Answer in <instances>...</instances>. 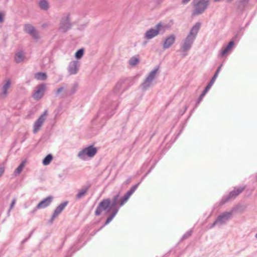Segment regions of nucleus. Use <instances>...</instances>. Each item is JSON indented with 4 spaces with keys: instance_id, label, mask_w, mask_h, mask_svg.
Listing matches in <instances>:
<instances>
[{
    "instance_id": "nucleus-37",
    "label": "nucleus",
    "mask_w": 257,
    "mask_h": 257,
    "mask_svg": "<svg viewBox=\"0 0 257 257\" xmlns=\"http://www.w3.org/2000/svg\"><path fill=\"white\" fill-rule=\"evenodd\" d=\"M132 181V178L131 177H130L129 178H128L126 181L125 182V184H128L129 183H131V182Z\"/></svg>"
},
{
    "instance_id": "nucleus-24",
    "label": "nucleus",
    "mask_w": 257,
    "mask_h": 257,
    "mask_svg": "<svg viewBox=\"0 0 257 257\" xmlns=\"http://www.w3.org/2000/svg\"><path fill=\"white\" fill-rule=\"evenodd\" d=\"M140 62L139 57L134 56L130 58L128 61L130 65L132 66H135Z\"/></svg>"
},
{
    "instance_id": "nucleus-26",
    "label": "nucleus",
    "mask_w": 257,
    "mask_h": 257,
    "mask_svg": "<svg viewBox=\"0 0 257 257\" xmlns=\"http://www.w3.org/2000/svg\"><path fill=\"white\" fill-rule=\"evenodd\" d=\"M53 159V156L51 154L48 155L43 160V164L44 165H49Z\"/></svg>"
},
{
    "instance_id": "nucleus-13",
    "label": "nucleus",
    "mask_w": 257,
    "mask_h": 257,
    "mask_svg": "<svg viewBox=\"0 0 257 257\" xmlns=\"http://www.w3.org/2000/svg\"><path fill=\"white\" fill-rule=\"evenodd\" d=\"M175 36L174 35H171L167 37L163 43V49L164 50L169 48L175 43Z\"/></svg>"
},
{
    "instance_id": "nucleus-38",
    "label": "nucleus",
    "mask_w": 257,
    "mask_h": 257,
    "mask_svg": "<svg viewBox=\"0 0 257 257\" xmlns=\"http://www.w3.org/2000/svg\"><path fill=\"white\" fill-rule=\"evenodd\" d=\"M191 0H182V4L185 5L188 3Z\"/></svg>"
},
{
    "instance_id": "nucleus-36",
    "label": "nucleus",
    "mask_w": 257,
    "mask_h": 257,
    "mask_svg": "<svg viewBox=\"0 0 257 257\" xmlns=\"http://www.w3.org/2000/svg\"><path fill=\"white\" fill-rule=\"evenodd\" d=\"M221 66H222V65H221L220 66H219L217 68V69L216 70L215 74L214 75H216V77H217L218 76V74L220 70V69L221 68Z\"/></svg>"
},
{
    "instance_id": "nucleus-17",
    "label": "nucleus",
    "mask_w": 257,
    "mask_h": 257,
    "mask_svg": "<svg viewBox=\"0 0 257 257\" xmlns=\"http://www.w3.org/2000/svg\"><path fill=\"white\" fill-rule=\"evenodd\" d=\"M53 197L52 196H49L44 200H42L38 204L37 207V208H44L47 207L51 203Z\"/></svg>"
},
{
    "instance_id": "nucleus-14",
    "label": "nucleus",
    "mask_w": 257,
    "mask_h": 257,
    "mask_svg": "<svg viewBox=\"0 0 257 257\" xmlns=\"http://www.w3.org/2000/svg\"><path fill=\"white\" fill-rule=\"evenodd\" d=\"M231 216V213L229 212H225L218 216L216 220L213 224V226L216 223H223L227 220Z\"/></svg>"
},
{
    "instance_id": "nucleus-45",
    "label": "nucleus",
    "mask_w": 257,
    "mask_h": 257,
    "mask_svg": "<svg viewBox=\"0 0 257 257\" xmlns=\"http://www.w3.org/2000/svg\"><path fill=\"white\" fill-rule=\"evenodd\" d=\"M255 237L257 238V234L255 235Z\"/></svg>"
},
{
    "instance_id": "nucleus-43",
    "label": "nucleus",
    "mask_w": 257,
    "mask_h": 257,
    "mask_svg": "<svg viewBox=\"0 0 257 257\" xmlns=\"http://www.w3.org/2000/svg\"><path fill=\"white\" fill-rule=\"evenodd\" d=\"M220 0H214V2H219Z\"/></svg>"
},
{
    "instance_id": "nucleus-32",
    "label": "nucleus",
    "mask_w": 257,
    "mask_h": 257,
    "mask_svg": "<svg viewBox=\"0 0 257 257\" xmlns=\"http://www.w3.org/2000/svg\"><path fill=\"white\" fill-rule=\"evenodd\" d=\"M89 188V185H85L82 187L78 193H86Z\"/></svg>"
},
{
    "instance_id": "nucleus-29",
    "label": "nucleus",
    "mask_w": 257,
    "mask_h": 257,
    "mask_svg": "<svg viewBox=\"0 0 257 257\" xmlns=\"http://www.w3.org/2000/svg\"><path fill=\"white\" fill-rule=\"evenodd\" d=\"M245 186H239L237 187H235L233 191H231L230 193H241L244 190Z\"/></svg>"
},
{
    "instance_id": "nucleus-25",
    "label": "nucleus",
    "mask_w": 257,
    "mask_h": 257,
    "mask_svg": "<svg viewBox=\"0 0 257 257\" xmlns=\"http://www.w3.org/2000/svg\"><path fill=\"white\" fill-rule=\"evenodd\" d=\"M249 0H240L238 2L237 7L240 10H243L247 5Z\"/></svg>"
},
{
    "instance_id": "nucleus-35",
    "label": "nucleus",
    "mask_w": 257,
    "mask_h": 257,
    "mask_svg": "<svg viewBox=\"0 0 257 257\" xmlns=\"http://www.w3.org/2000/svg\"><path fill=\"white\" fill-rule=\"evenodd\" d=\"M5 171V168L3 167H0V177L4 174Z\"/></svg>"
},
{
    "instance_id": "nucleus-15",
    "label": "nucleus",
    "mask_w": 257,
    "mask_h": 257,
    "mask_svg": "<svg viewBox=\"0 0 257 257\" xmlns=\"http://www.w3.org/2000/svg\"><path fill=\"white\" fill-rule=\"evenodd\" d=\"M78 85L77 83H74L70 89H66L63 94V97H67L74 94L78 89Z\"/></svg>"
},
{
    "instance_id": "nucleus-19",
    "label": "nucleus",
    "mask_w": 257,
    "mask_h": 257,
    "mask_svg": "<svg viewBox=\"0 0 257 257\" xmlns=\"http://www.w3.org/2000/svg\"><path fill=\"white\" fill-rule=\"evenodd\" d=\"M26 161H23L21 162L20 165L16 169L14 172V175L15 176H18L22 172V170L25 167Z\"/></svg>"
},
{
    "instance_id": "nucleus-23",
    "label": "nucleus",
    "mask_w": 257,
    "mask_h": 257,
    "mask_svg": "<svg viewBox=\"0 0 257 257\" xmlns=\"http://www.w3.org/2000/svg\"><path fill=\"white\" fill-rule=\"evenodd\" d=\"M24 57V54H23V52L21 51V52H18L16 54L15 57V59L16 63H19L21 62L23 60Z\"/></svg>"
},
{
    "instance_id": "nucleus-34",
    "label": "nucleus",
    "mask_w": 257,
    "mask_h": 257,
    "mask_svg": "<svg viewBox=\"0 0 257 257\" xmlns=\"http://www.w3.org/2000/svg\"><path fill=\"white\" fill-rule=\"evenodd\" d=\"M139 183L131 187V188L128 190L126 193H134L138 188Z\"/></svg>"
},
{
    "instance_id": "nucleus-16",
    "label": "nucleus",
    "mask_w": 257,
    "mask_h": 257,
    "mask_svg": "<svg viewBox=\"0 0 257 257\" xmlns=\"http://www.w3.org/2000/svg\"><path fill=\"white\" fill-rule=\"evenodd\" d=\"M68 201H64L61 203L54 210L53 218L57 217L64 210L65 207L68 205Z\"/></svg>"
},
{
    "instance_id": "nucleus-44",
    "label": "nucleus",
    "mask_w": 257,
    "mask_h": 257,
    "mask_svg": "<svg viewBox=\"0 0 257 257\" xmlns=\"http://www.w3.org/2000/svg\"><path fill=\"white\" fill-rule=\"evenodd\" d=\"M186 55H187V54H184L183 55V57L185 56Z\"/></svg>"
},
{
    "instance_id": "nucleus-39",
    "label": "nucleus",
    "mask_w": 257,
    "mask_h": 257,
    "mask_svg": "<svg viewBox=\"0 0 257 257\" xmlns=\"http://www.w3.org/2000/svg\"><path fill=\"white\" fill-rule=\"evenodd\" d=\"M15 203H16V199H14L13 200L12 202L11 203V209H12L14 207V206L15 204Z\"/></svg>"
},
{
    "instance_id": "nucleus-4",
    "label": "nucleus",
    "mask_w": 257,
    "mask_h": 257,
    "mask_svg": "<svg viewBox=\"0 0 257 257\" xmlns=\"http://www.w3.org/2000/svg\"><path fill=\"white\" fill-rule=\"evenodd\" d=\"M209 1H193V6L194 9L192 15L196 16L202 14L209 6Z\"/></svg>"
},
{
    "instance_id": "nucleus-27",
    "label": "nucleus",
    "mask_w": 257,
    "mask_h": 257,
    "mask_svg": "<svg viewBox=\"0 0 257 257\" xmlns=\"http://www.w3.org/2000/svg\"><path fill=\"white\" fill-rule=\"evenodd\" d=\"M216 78H217L216 75H214L212 77V78H211V79L210 80V81H209V82L208 83V84L207 85V86L205 88V89H206V90L208 91L209 90V89L211 88V87L214 83Z\"/></svg>"
},
{
    "instance_id": "nucleus-10",
    "label": "nucleus",
    "mask_w": 257,
    "mask_h": 257,
    "mask_svg": "<svg viewBox=\"0 0 257 257\" xmlns=\"http://www.w3.org/2000/svg\"><path fill=\"white\" fill-rule=\"evenodd\" d=\"M48 115V111L46 110L43 113L40 115L38 119L35 121L34 124L33 133H37L40 129Z\"/></svg>"
},
{
    "instance_id": "nucleus-41",
    "label": "nucleus",
    "mask_w": 257,
    "mask_h": 257,
    "mask_svg": "<svg viewBox=\"0 0 257 257\" xmlns=\"http://www.w3.org/2000/svg\"><path fill=\"white\" fill-rule=\"evenodd\" d=\"M84 194H78L77 195V198H80L81 197L82 195H84Z\"/></svg>"
},
{
    "instance_id": "nucleus-18",
    "label": "nucleus",
    "mask_w": 257,
    "mask_h": 257,
    "mask_svg": "<svg viewBox=\"0 0 257 257\" xmlns=\"http://www.w3.org/2000/svg\"><path fill=\"white\" fill-rule=\"evenodd\" d=\"M234 42L233 41H231L228 43L227 46L221 51L220 53L221 56H224L226 54H227L228 53V52L232 49V47L234 45Z\"/></svg>"
},
{
    "instance_id": "nucleus-7",
    "label": "nucleus",
    "mask_w": 257,
    "mask_h": 257,
    "mask_svg": "<svg viewBox=\"0 0 257 257\" xmlns=\"http://www.w3.org/2000/svg\"><path fill=\"white\" fill-rule=\"evenodd\" d=\"M97 150L93 146H90L80 151L78 154V157L82 160L85 159V156L89 157H93L97 153Z\"/></svg>"
},
{
    "instance_id": "nucleus-12",
    "label": "nucleus",
    "mask_w": 257,
    "mask_h": 257,
    "mask_svg": "<svg viewBox=\"0 0 257 257\" xmlns=\"http://www.w3.org/2000/svg\"><path fill=\"white\" fill-rule=\"evenodd\" d=\"M80 66L79 62L73 61L71 62L68 68V71L70 75L75 74L77 73Z\"/></svg>"
},
{
    "instance_id": "nucleus-5",
    "label": "nucleus",
    "mask_w": 257,
    "mask_h": 257,
    "mask_svg": "<svg viewBox=\"0 0 257 257\" xmlns=\"http://www.w3.org/2000/svg\"><path fill=\"white\" fill-rule=\"evenodd\" d=\"M166 26L163 25L161 23H158L155 29H150L145 34V38L150 40L158 36L159 34H164L166 29Z\"/></svg>"
},
{
    "instance_id": "nucleus-40",
    "label": "nucleus",
    "mask_w": 257,
    "mask_h": 257,
    "mask_svg": "<svg viewBox=\"0 0 257 257\" xmlns=\"http://www.w3.org/2000/svg\"><path fill=\"white\" fill-rule=\"evenodd\" d=\"M4 21V16L3 14L0 13V23H2Z\"/></svg>"
},
{
    "instance_id": "nucleus-9",
    "label": "nucleus",
    "mask_w": 257,
    "mask_h": 257,
    "mask_svg": "<svg viewBox=\"0 0 257 257\" xmlns=\"http://www.w3.org/2000/svg\"><path fill=\"white\" fill-rule=\"evenodd\" d=\"M71 27L69 15L63 17L60 22L59 30L63 33L66 32Z\"/></svg>"
},
{
    "instance_id": "nucleus-6",
    "label": "nucleus",
    "mask_w": 257,
    "mask_h": 257,
    "mask_svg": "<svg viewBox=\"0 0 257 257\" xmlns=\"http://www.w3.org/2000/svg\"><path fill=\"white\" fill-rule=\"evenodd\" d=\"M158 70L159 67H156L149 74L144 81L141 84V87L143 90H146L151 86Z\"/></svg>"
},
{
    "instance_id": "nucleus-30",
    "label": "nucleus",
    "mask_w": 257,
    "mask_h": 257,
    "mask_svg": "<svg viewBox=\"0 0 257 257\" xmlns=\"http://www.w3.org/2000/svg\"><path fill=\"white\" fill-rule=\"evenodd\" d=\"M66 86H67L66 84H64L63 86H61V87H59V88H58L56 92V95L58 96L61 92H62L63 91L65 92V91L66 90L65 87Z\"/></svg>"
},
{
    "instance_id": "nucleus-33",
    "label": "nucleus",
    "mask_w": 257,
    "mask_h": 257,
    "mask_svg": "<svg viewBox=\"0 0 257 257\" xmlns=\"http://www.w3.org/2000/svg\"><path fill=\"white\" fill-rule=\"evenodd\" d=\"M117 106H118L117 103H113V104H111L110 106L108 107L107 110H108V111H109V110H114V109H115L116 108Z\"/></svg>"
},
{
    "instance_id": "nucleus-1",
    "label": "nucleus",
    "mask_w": 257,
    "mask_h": 257,
    "mask_svg": "<svg viewBox=\"0 0 257 257\" xmlns=\"http://www.w3.org/2000/svg\"><path fill=\"white\" fill-rule=\"evenodd\" d=\"M129 195H125L122 198H119L118 195H117L115 199L111 201L109 199H104L102 201L97 207L95 214L96 216L99 215L101 212L104 210H110L113 209L112 213L107 218L105 221V224H108L114 217L118 211V209L116 208L115 206L119 204L120 206L123 205L128 200Z\"/></svg>"
},
{
    "instance_id": "nucleus-22",
    "label": "nucleus",
    "mask_w": 257,
    "mask_h": 257,
    "mask_svg": "<svg viewBox=\"0 0 257 257\" xmlns=\"http://www.w3.org/2000/svg\"><path fill=\"white\" fill-rule=\"evenodd\" d=\"M35 77L37 80H45L47 78V75L46 73L38 72L35 74Z\"/></svg>"
},
{
    "instance_id": "nucleus-8",
    "label": "nucleus",
    "mask_w": 257,
    "mask_h": 257,
    "mask_svg": "<svg viewBox=\"0 0 257 257\" xmlns=\"http://www.w3.org/2000/svg\"><path fill=\"white\" fill-rule=\"evenodd\" d=\"M47 84L42 83L36 86L32 97L35 100H39L44 96L46 90Z\"/></svg>"
},
{
    "instance_id": "nucleus-3",
    "label": "nucleus",
    "mask_w": 257,
    "mask_h": 257,
    "mask_svg": "<svg viewBox=\"0 0 257 257\" xmlns=\"http://www.w3.org/2000/svg\"><path fill=\"white\" fill-rule=\"evenodd\" d=\"M134 83V79L127 77L120 79L115 84L113 89V93L117 94L121 90L122 92L126 90Z\"/></svg>"
},
{
    "instance_id": "nucleus-28",
    "label": "nucleus",
    "mask_w": 257,
    "mask_h": 257,
    "mask_svg": "<svg viewBox=\"0 0 257 257\" xmlns=\"http://www.w3.org/2000/svg\"><path fill=\"white\" fill-rule=\"evenodd\" d=\"M84 49H80L75 53V56L77 59H80L84 54Z\"/></svg>"
},
{
    "instance_id": "nucleus-11",
    "label": "nucleus",
    "mask_w": 257,
    "mask_h": 257,
    "mask_svg": "<svg viewBox=\"0 0 257 257\" xmlns=\"http://www.w3.org/2000/svg\"><path fill=\"white\" fill-rule=\"evenodd\" d=\"M24 30L34 39L38 40L40 38L38 32L32 25L30 24H25Z\"/></svg>"
},
{
    "instance_id": "nucleus-20",
    "label": "nucleus",
    "mask_w": 257,
    "mask_h": 257,
    "mask_svg": "<svg viewBox=\"0 0 257 257\" xmlns=\"http://www.w3.org/2000/svg\"><path fill=\"white\" fill-rule=\"evenodd\" d=\"M11 83V81L10 80H8L7 81L6 84L3 86V92L1 93L2 96H4L5 97H6L7 96L8 90L10 87Z\"/></svg>"
},
{
    "instance_id": "nucleus-2",
    "label": "nucleus",
    "mask_w": 257,
    "mask_h": 257,
    "mask_svg": "<svg viewBox=\"0 0 257 257\" xmlns=\"http://www.w3.org/2000/svg\"><path fill=\"white\" fill-rule=\"evenodd\" d=\"M201 26V23L197 22L191 28L189 34L185 38L182 46V49L183 52L188 51L191 47L194 40L199 32Z\"/></svg>"
},
{
    "instance_id": "nucleus-42",
    "label": "nucleus",
    "mask_w": 257,
    "mask_h": 257,
    "mask_svg": "<svg viewBox=\"0 0 257 257\" xmlns=\"http://www.w3.org/2000/svg\"><path fill=\"white\" fill-rule=\"evenodd\" d=\"M226 1V2L227 3H230L232 1H233V0H225Z\"/></svg>"
},
{
    "instance_id": "nucleus-31",
    "label": "nucleus",
    "mask_w": 257,
    "mask_h": 257,
    "mask_svg": "<svg viewBox=\"0 0 257 257\" xmlns=\"http://www.w3.org/2000/svg\"><path fill=\"white\" fill-rule=\"evenodd\" d=\"M207 92H208V91L206 90V89H204V90H203L202 93L201 94V95L199 96V97L198 99V100H197V102L196 103V105L200 103V102L202 100V98L204 97V96H205V95L206 94V93Z\"/></svg>"
},
{
    "instance_id": "nucleus-21",
    "label": "nucleus",
    "mask_w": 257,
    "mask_h": 257,
    "mask_svg": "<svg viewBox=\"0 0 257 257\" xmlns=\"http://www.w3.org/2000/svg\"><path fill=\"white\" fill-rule=\"evenodd\" d=\"M39 6L43 10H47L49 8V5L46 0H40L39 2Z\"/></svg>"
}]
</instances>
